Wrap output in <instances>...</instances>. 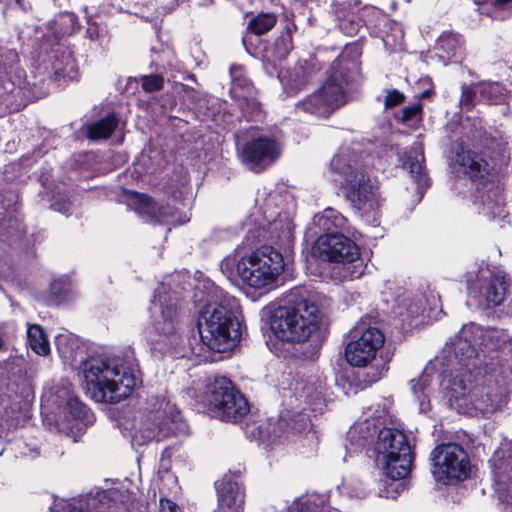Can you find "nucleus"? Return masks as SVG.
<instances>
[{
    "mask_svg": "<svg viewBox=\"0 0 512 512\" xmlns=\"http://www.w3.org/2000/svg\"><path fill=\"white\" fill-rule=\"evenodd\" d=\"M468 291L471 296L484 302L487 306L500 305L506 295L508 282L506 275L501 271L481 269L477 282L467 281Z\"/></svg>",
    "mask_w": 512,
    "mask_h": 512,
    "instance_id": "obj_16",
    "label": "nucleus"
},
{
    "mask_svg": "<svg viewBox=\"0 0 512 512\" xmlns=\"http://www.w3.org/2000/svg\"><path fill=\"white\" fill-rule=\"evenodd\" d=\"M423 147L421 143H415L410 151L408 152L406 159L403 162V166L409 170L411 176L415 179L418 191L428 187V179L425 175L423 168Z\"/></svg>",
    "mask_w": 512,
    "mask_h": 512,
    "instance_id": "obj_25",
    "label": "nucleus"
},
{
    "mask_svg": "<svg viewBox=\"0 0 512 512\" xmlns=\"http://www.w3.org/2000/svg\"><path fill=\"white\" fill-rule=\"evenodd\" d=\"M126 492V489L120 490L119 488L113 487L98 492L97 498L101 506H107L109 509H113L111 512H128Z\"/></svg>",
    "mask_w": 512,
    "mask_h": 512,
    "instance_id": "obj_33",
    "label": "nucleus"
},
{
    "mask_svg": "<svg viewBox=\"0 0 512 512\" xmlns=\"http://www.w3.org/2000/svg\"><path fill=\"white\" fill-rule=\"evenodd\" d=\"M130 209L144 222L152 225H181L190 220L187 214H178L171 206L157 203L144 194L132 191Z\"/></svg>",
    "mask_w": 512,
    "mask_h": 512,
    "instance_id": "obj_15",
    "label": "nucleus"
},
{
    "mask_svg": "<svg viewBox=\"0 0 512 512\" xmlns=\"http://www.w3.org/2000/svg\"><path fill=\"white\" fill-rule=\"evenodd\" d=\"M289 512H338L324 503L320 496H313L296 502Z\"/></svg>",
    "mask_w": 512,
    "mask_h": 512,
    "instance_id": "obj_37",
    "label": "nucleus"
},
{
    "mask_svg": "<svg viewBox=\"0 0 512 512\" xmlns=\"http://www.w3.org/2000/svg\"><path fill=\"white\" fill-rule=\"evenodd\" d=\"M3 347V340L0 338V349Z\"/></svg>",
    "mask_w": 512,
    "mask_h": 512,
    "instance_id": "obj_59",
    "label": "nucleus"
},
{
    "mask_svg": "<svg viewBox=\"0 0 512 512\" xmlns=\"http://www.w3.org/2000/svg\"><path fill=\"white\" fill-rule=\"evenodd\" d=\"M84 387L96 402H109L110 417L125 435L128 384L124 383L128 373L126 359L119 355L91 356L80 361Z\"/></svg>",
    "mask_w": 512,
    "mask_h": 512,
    "instance_id": "obj_1",
    "label": "nucleus"
},
{
    "mask_svg": "<svg viewBox=\"0 0 512 512\" xmlns=\"http://www.w3.org/2000/svg\"><path fill=\"white\" fill-rule=\"evenodd\" d=\"M473 394L474 396L466 401L467 409H462L460 413L470 416L489 415L497 411L500 406L499 396L491 393L486 387L477 385Z\"/></svg>",
    "mask_w": 512,
    "mask_h": 512,
    "instance_id": "obj_23",
    "label": "nucleus"
},
{
    "mask_svg": "<svg viewBox=\"0 0 512 512\" xmlns=\"http://www.w3.org/2000/svg\"><path fill=\"white\" fill-rule=\"evenodd\" d=\"M437 46L448 56H454L460 47V38L453 33H443L438 39Z\"/></svg>",
    "mask_w": 512,
    "mask_h": 512,
    "instance_id": "obj_40",
    "label": "nucleus"
},
{
    "mask_svg": "<svg viewBox=\"0 0 512 512\" xmlns=\"http://www.w3.org/2000/svg\"><path fill=\"white\" fill-rule=\"evenodd\" d=\"M268 434H269V435H270V434H273L275 437H277V436H278V433H277V431H276V429H275V428H273V429H271V430H268Z\"/></svg>",
    "mask_w": 512,
    "mask_h": 512,
    "instance_id": "obj_58",
    "label": "nucleus"
},
{
    "mask_svg": "<svg viewBox=\"0 0 512 512\" xmlns=\"http://www.w3.org/2000/svg\"><path fill=\"white\" fill-rule=\"evenodd\" d=\"M52 207H53L55 210H57V211H59V212H61V213H67V212L69 211L68 204H66V203H63V204H61V205H58L57 203H53V204H52Z\"/></svg>",
    "mask_w": 512,
    "mask_h": 512,
    "instance_id": "obj_54",
    "label": "nucleus"
},
{
    "mask_svg": "<svg viewBox=\"0 0 512 512\" xmlns=\"http://www.w3.org/2000/svg\"><path fill=\"white\" fill-rule=\"evenodd\" d=\"M57 351L63 361L74 367L78 357L84 353L83 347L77 338L69 333H60L55 338Z\"/></svg>",
    "mask_w": 512,
    "mask_h": 512,
    "instance_id": "obj_27",
    "label": "nucleus"
},
{
    "mask_svg": "<svg viewBox=\"0 0 512 512\" xmlns=\"http://www.w3.org/2000/svg\"><path fill=\"white\" fill-rule=\"evenodd\" d=\"M275 53L277 57H286L293 49V42L290 30L284 31L275 41Z\"/></svg>",
    "mask_w": 512,
    "mask_h": 512,
    "instance_id": "obj_42",
    "label": "nucleus"
},
{
    "mask_svg": "<svg viewBox=\"0 0 512 512\" xmlns=\"http://www.w3.org/2000/svg\"><path fill=\"white\" fill-rule=\"evenodd\" d=\"M355 3L353 6L351 3L344 4L336 10V15L339 21V26L347 35L356 34L361 27V20L356 14Z\"/></svg>",
    "mask_w": 512,
    "mask_h": 512,
    "instance_id": "obj_30",
    "label": "nucleus"
},
{
    "mask_svg": "<svg viewBox=\"0 0 512 512\" xmlns=\"http://www.w3.org/2000/svg\"><path fill=\"white\" fill-rule=\"evenodd\" d=\"M454 161L474 182L479 180L473 195V205L477 212L489 218L504 217L501 190L494 182L485 179L489 175V164L478 154L463 148L456 152Z\"/></svg>",
    "mask_w": 512,
    "mask_h": 512,
    "instance_id": "obj_7",
    "label": "nucleus"
},
{
    "mask_svg": "<svg viewBox=\"0 0 512 512\" xmlns=\"http://www.w3.org/2000/svg\"><path fill=\"white\" fill-rule=\"evenodd\" d=\"M163 83V77L157 74L141 77V85L146 92H155L162 89Z\"/></svg>",
    "mask_w": 512,
    "mask_h": 512,
    "instance_id": "obj_44",
    "label": "nucleus"
},
{
    "mask_svg": "<svg viewBox=\"0 0 512 512\" xmlns=\"http://www.w3.org/2000/svg\"><path fill=\"white\" fill-rule=\"evenodd\" d=\"M314 254L322 260L334 262L331 277L336 281H346L360 275L352 265L360 257V248L341 233H326L318 237L313 247Z\"/></svg>",
    "mask_w": 512,
    "mask_h": 512,
    "instance_id": "obj_9",
    "label": "nucleus"
},
{
    "mask_svg": "<svg viewBox=\"0 0 512 512\" xmlns=\"http://www.w3.org/2000/svg\"><path fill=\"white\" fill-rule=\"evenodd\" d=\"M387 418V409L385 403H377L368 407L354 425L350 427L347 433L349 446L347 450L356 452L364 447L370 439L373 438L380 425L385 424Z\"/></svg>",
    "mask_w": 512,
    "mask_h": 512,
    "instance_id": "obj_17",
    "label": "nucleus"
},
{
    "mask_svg": "<svg viewBox=\"0 0 512 512\" xmlns=\"http://www.w3.org/2000/svg\"><path fill=\"white\" fill-rule=\"evenodd\" d=\"M318 325V308L303 287L290 290L285 297V304L274 311L270 320L273 334L288 343L307 341L318 329Z\"/></svg>",
    "mask_w": 512,
    "mask_h": 512,
    "instance_id": "obj_4",
    "label": "nucleus"
},
{
    "mask_svg": "<svg viewBox=\"0 0 512 512\" xmlns=\"http://www.w3.org/2000/svg\"><path fill=\"white\" fill-rule=\"evenodd\" d=\"M150 315L158 333L168 336L176 332L178 326L176 308L172 299L165 294L163 287L155 292L151 301Z\"/></svg>",
    "mask_w": 512,
    "mask_h": 512,
    "instance_id": "obj_20",
    "label": "nucleus"
},
{
    "mask_svg": "<svg viewBox=\"0 0 512 512\" xmlns=\"http://www.w3.org/2000/svg\"><path fill=\"white\" fill-rule=\"evenodd\" d=\"M278 78L287 95L302 90L310 79V68L305 61L297 62L292 68L282 70Z\"/></svg>",
    "mask_w": 512,
    "mask_h": 512,
    "instance_id": "obj_24",
    "label": "nucleus"
},
{
    "mask_svg": "<svg viewBox=\"0 0 512 512\" xmlns=\"http://www.w3.org/2000/svg\"><path fill=\"white\" fill-rule=\"evenodd\" d=\"M279 144L269 137H258L247 142L241 152L243 163L252 171L261 172L280 156Z\"/></svg>",
    "mask_w": 512,
    "mask_h": 512,
    "instance_id": "obj_18",
    "label": "nucleus"
},
{
    "mask_svg": "<svg viewBox=\"0 0 512 512\" xmlns=\"http://www.w3.org/2000/svg\"><path fill=\"white\" fill-rule=\"evenodd\" d=\"M432 376L431 370L425 369L419 378L410 381V388L418 403L420 412H427L431 408L430 385Z\"/></svg>",
    "mask_w": 512,
    "mask_h": 512,
    "instance_id": "obj_29",
    "label": "nucleus"
},
{
    "mask_svg": "<svg viewBox=\"0 0 512 512\" xmlns=\"http://www.w3.org/2000/svg\"><path fill=\"white\" fill-rule=\"evenodd\" d=\"M405 97L404 94L399 92L396 89L388 91L385 100H384V106L385 108H392L397 105H400L404 101Z\"/></svg>",
    "mask_w": 512,
    "mask_h": 512,
    "instance_id": "obj_46",
    "label": "nucleus"
},
{
    "mask_svg": "<svg viewBox=\"0 0 512 512\" xmlns=\"http://www.w3.org/2000/svg\"><path fill=\"white\" fill-rule=\"evenodd\" d=\"M433 475L438 482L449 484L464 480L470 470L467 453L457 444H442L432 452Z\"/></svg>",
    "mask_w": 512,
    "mask_h": 512,
    "instance_id": "obj_13",
    "label": "nucleus"
},
{
    "mask_svg": "<svg viewBox=\"0 0 512 512\" xmlns=\"http://www.w3.org/2000/svg\"><path fill=\"white\" fill-rule=\"evenodd\" d=\"M109 5L115 11L122 12V11H125V9L128 5V2H127V0H109Z\"/></svg>",
    "mask_w": 512,
    "mask_h": 512,
    "instance_id": "obj_49",
    "label": "nucleus"
},
{
    "mask_svg": "<svg viewBox=\"0 0 512 512\" xmlns=\"http://www.w3.org/2000/svg\"><path fill=\"white\" fill-rule=\"evenodd\" d=\"M118 125V119L114 114L95 121L85 127L86 135L91 140L107 139Z\"/></svg>",
    "mask_w": 512,
    "mask_h": 512,
    "instance_id": "obj_32",
    "label": "nucleus"
},
{
    "mask_svg": "<svg viewBox=\"0 0 512 512\" xmlns=\"http://www.w3.org/2000/svg\"><path fill=\"white\" fill-rule=\"evenodd\" d=\"M65 410H67L72 419L76 421L75 426L79 432L83 431L84 426L92 423L90 410L73 395H68Z\"/></svg>",
    "mask_w": 512,
    "mask_h": 512,
    "instance_id": "obj_31",
    "label": "nucleus"
},
{
    "mask_svg": "<svg viewBox=\"0 0 512 512\" xmlns=\"http://www.w3.org/2000/svg\"><path fill=\"white\" fill-rule=\"evenodd\" d=\"M159 512H182V509L172 500L161 498L159 501Z\"/></svg>",
    "mask_w": 512,
    "mask_h": 512,
    "instance_id": "obj_47",
    "label": "nucleus"
},
{
    "mask_svg": "<svg viewBox=\"0 0 512 512\" xmlns=\"http://www.w3.org/2000/svg\"><path fill=\"white\" fill-rule=\"evenodd\" d=\"M78 28V18L76 14L72 12H62L58 14L52 23V29L57 36L71 35Z\"/></svg>",
    "mask_w": 512,
    "mask_h": 512,
    "instance_id": "obj_36",
    "label": "nucleus"
},
{
    "mask_svg": "<svg viewBox=\"0 0 512 512\" xmlns=\"http://www.w3.org/2000/svg\"><path fill=\"white\" fill-rule=\"evenodd\" d=\"M383 333L375 327L357 326L345 348L346 361L355 367L367 366L384 344Z\"/></svg>",
    "mask_w": 512,
    "mask_h": 512,
    "instance_id": "obj_14",
    "label": "nucleus"
},
{
    "mask_svg": "<svg viewBox=\"0 0 512 512\" xmlns=\"http://www.w3.org/2000/svg\"><path fill=\"white\" fill-rule=\"evenodd\" d=\"M489 90L491 93H497L499 90V83L496 82H478L471 85L461 86V97L459 103L462 108L470 110L476 103L482 102L481 96Z\"/></svg>",
    "mask_w": 512,
    "mask_h": 512,
    "instance_id": "obj_26",
    "label": "nucleus"
},
{
    "mask_svg": "<svg viewBox=\"0 0 512 512\" xmlns=\"http://www.w3.org/2000/svg\"><path fill=\"white\" fill-rule=\"evenodd\" d=\"M501 98V87L499 86V90L497 93H491L489 90H486L483 96H481V101L491 104L496 103Z\"/></svg>",
    "mask_w": 512,
    "mask_h": 512,
    "instance_id": "obj_48",
    "label": "nucleus"
},
{
    "mask_svg": "<svg viewBox=\"0 0 512 512\" xmlns=\"http://www.w3.org/2000/svg\"><path fill=\"white\" fill-rule=\"evenodd\" d=\"M27 339L30 348L38 355L46 356L50 353L47 336L41 326L32 324L27 329Z\"/></svg>",
    "mask_w": 512,
    "mask_h": 512,
    "instance_id": "obj_35",
    "label": "nucleus"
},
{
    "mask_svg": "<svg viewBox=\"0 0 512 512\" xmlns=\"http://www.w3.org/2000/svg\"><path fill=\"white\" fill-rule=\"evenodd\" d=\"M375 452V462L386 477L400 480L410 473L413 456L402 431L386 427L379 429Z\"/></svg>",
    "mask_w": 512,
    "mask_h": 512,
    "instance_id": "obj_8",
    "label": "nucleus"
},
{
    "mask_svg": "<svg viewBox=\"0 0 512 512\" xmlns=\"http://www.w3.org/2000/svg\"><path fill=\"white\" fill-rule=\"evenodd\" d=\"M500 337L498 330H484L475 324L464 325L459 333L446 344L443 353L447 364L451 361L468 364L473 369L484 367L485 373H494L498 362L496 357L488 355L485 349L490 351L500 347L495 342Z\"/></svg>",
    "mask_w": 512,
    "mask_h": 512,
    "instance_id": "obj_5",
    "label": "nucleus"
},
{
    "mask_svg": "<svg viewBox=\"0 0 512 512\" xmlns=\"http://www.w3.org/2000/svg\"><path fill=\"white\" fill-rule=\"evenodd\" d=\"M430 298L431 299L429 301V310H432V309H435L437 307L438 299H437V296L434 295V294H431Z\"/></svg>",
    "mask_w": 512,
    "mask_h": 512,
    "instance_id": "obj_55",
    "label": "nucleus"
},
{
    "mask_svg": "<svg viewBox=\"0 0 512 512\" xmlns=\"http://www.w3.org/2000/svg\"><path fill=\"white\" fill-rule=\"evenodd\" d=\"M432 95H433V91L431 89H426L420 94L419 98L420 99L430 98Z\"/></svg>",
    "mask_w": 512,
    "mask_h": 512,
    "instance_id": "obj_56",
    "label": "nucleus"
},
{
    "mask_svg": "<svg viewBox=\"0 0 512 512\" xmlns=\"http://www.w3.org/2000/svg\"><path fill=\"white\" fill-rule=\"evenodd\" d=\"M322 384V380L319 377H312L309 383L300 387L301 397L305 399H310L314 396L316 398L319 397L322 394ZM296 390H299V388L297 387Z\"/></svg>",
    "mask_w": 512,
    "mask_h": 512,
    "instance_id": "obj_43",
    "label": "nucleus"
},
{
    "mask_svg": "<svg viewBox=\"0 0 512 512\" xmlns=\"http://www.w3.org/2000/svg\"><path fill=\"white\" fill-rule=\"evenodd\" d=\"M283 237L287 240V241H290L291 238H292V225L289 221H286L285 223V229L283 230Z\"/></svg>",
    "mask_w": 512,
    "mask_h": 512,
    "instance_id": "obj_52",
    "label": "nucleus"
},
{
    "mask_svg": "<svg viewBox=\"0 0 512 512\" xmlns=\"http://www.w3.org/2000/svg\"><path fill=\"white\" fill-rule=\"evenodd\" d=\"M284 265L282 254L272 247L249 253L237 247L221 261L220 268L228 279L240 278L251 288L263 289L276 283Z\"/></svg>",
    "mask_w": 512,
    "mask_h": 512,
    "instance_id": "obj_3",
    "label": "nucleus"
},
{
    "mask_svg": "<svg viewBox=\"0 0 512 512\" xmlns=\"http://www.w3.org/2000/svg\"><path fill=\"white\" fill-rule=\"evenodd\" d=\"M343 59L333 62L321 87L300 101L296 109L320 117H327L346 102L349 77L344 74Z\"/></svg>",
    "mask_w": 512,
    "mask_h": 512,
    "instance_id": "obj_10",
    "label": "nucleus"
},
{
    "mask_svg": "<svg viewBox=\"0 0 512 512\" xmlns=\"http://www.w3.org/2000/svg\"><path fill=\"white\" fill-rule=\"evenodd\" d=\"M404 306L406 308V314L408 317H418L421 314H424L426 311V307L422 305L420 299L414 300H404Z\"/></svg>",
    "mask_w": 512,
    "mask_h": 512,
    "instance_id": "obj_45",
    "label": "nucleus"
},
{
    "mask_svg": "<svg viewBox=\"0 0 512 512\" xmlns=\"http://www.w3.org/2000/svg\"><path fill=\"white\" fill-rule=\"evenodd\" d=\"M499 460L498 454H495L490 460L494 466L495 492L499 501L506 506L509 512H512V455L497 465L496 462Z\"/></svg>",
    "mask_w": 512,
    "mask_h": 512,
    "instance_id": "obj_21",
    "label": "nucleus"
},
{
    "mask_svg": "<svg viewBox=\"0 0 512 512\" xmlns=\"http://www.w3.org/2000/svg\"><path fill=\"white\" fill-rule=\"evenodd\" d=\"M219 507L217 511L243 512L244 493L241 485L231 476H225L216 483Z\"/></svg>",
    "mask_w": 512,
    "mask_h": 512,
    "instance_id": "obj_22",
    "label": "nucleus"
},
{
    "mask_svg": "<svg viewBox=\"0 0 512 512\" xmlns=\"http://www.w3.org/2000/svg\"><path fill=\"white\" fill-rule=\"evenodd\" d=\"M55 59L52 62V69L56 80L72 81L78 77V68L75 59L72 56V52L69 50H63L59 53L57 51Z\"/></svg>",
    "mask_w": 512,
    "mask_h": 512,
    "instance_id": "obj_28",
    "label": "nucleus"
},
{
    "mask_svg": "<svg viewBox=\"0 0 512 512\" xmlns=\"http://www.w3.org/2000/svg\"><path fill=\"white\" fill-rule=\"evenodd\" d=\"M270 218H271V216L267 217V220L269 222V227H270L271 231H276L279 227V224L282 222V219L274 218L273 220H270Z\"/></svg>",
    "mask_w": 512,
    "mask_h": 512,
    "instance_id": "obj_53",
    "label": "nucleus"
},
{
    "mask_svg": "<svg viewBox=\"0 0 512 512\" xmlns=\"http://www.w3.org/2000/svg\"><path fill=\"white\" fill-rule=\"evenodd\" d=\"M401 121L409 126H415L422 120V105L417 102L402 110Z\"/></svg>",
    "mask_w": 512,
    "mask_h": 512,
    "instance_id": "obj_41",
    "label": "nucleus"
},
{
    "mask_svg": "<svg viewBox=\"0 0 512 512\" xmlns=\"http://www.w3.org/2000/svg\"><path fill=\"white\" fill-rule=\"evenodd\" d=\"M233 297L221 296L205 305L198 317L202 342L213 351L225 352L236 345L241 336L240 323L232 311Z\"/></svg>",
    "mask_w": 512,
    "mask_h": 512,
    "instance_id": "obj_6",
    "label": "nucleus"
},
{
    "mask_svg": "<svg viewBox=\"0 0 512 512\" xmlns=\"http://www.w3.org/2000/svg\"><path fill=\"white\" fill-rule=\"evenodd\" d=\"M122 191H123V196L119 199V202L125 203L128 195H127V192H126V190L124 188H122Z\"/></svg>",
    "mask_w": 512,
    "mask_h": 512,
    "instance_id": "obj_57",
    "label": "nucleus"
},
{
    "mask_svg": "<svg viewBox=\"0 0 512 512\" xmlns=\"http://www.w3.org/2000/svg\"><path fill=\"white\" fill-rule=\"evenodd\" d=\"M86 35L89 37V39L91 40H96L98 39L99 37V29H98V26L96 24H90L88 25V28L86 30Z\"/></svg>",
    "mask_w": 512,
    "mask_h": 512,
    "instance_id": "obj_51",
    "label": "nucleus"
},
{
    "mask_svg": "<svg viewBox=\"0 0 512 512\" xmlns=\"http://www.w3.org/2000/svg\"><path fill=\"white\" fill-rule=\"evenodd\" d=\"M276 16L272 13H260L249 21V29L257 35L270 31L276 24Z\"/></svg>",
    "mask_w": 512,
    "mask_h": 512,
    "instance_id": "obj_38",
    "label": "nucleus"
},
{
    "mask_svg": "<svg viewBox=\"0 0 512 512\" xmlns=\"http://www.w3.org/2000/svg\"><path fill=\"white\" fill-rule=\"evenodd\" d=\"M203 401L214 417L226 422H238L250 411L247 399L226 377L207 384Z\"/></svg>",
    "mask_w": 512,
    "mask_h": 512,
    "instance_id": "obj_11",
    "label": "nucleus"
},
{
    "mask_svg": "<svg viewBox=\"0 0 512 512\" xmlns=\"http://www.w3.org/2000/svg\"><path fill=\"white\" fill-rule=\"evenodd\" d=\"M446 365L449 370L444 372L440 386L449 405L460 413L462 409H467L468 398L474 396L478 378L488 373H485L484 367L473 369L461 362L451 361Z\"/></svg>",
    "mask_w": 512,
    "mask_h": 512,
    "instance_id": "obj_12",
    "label": "nucleus"
},
{
    "mask_svg": "<svg viewBox=\"0 0 512 512\" xmlns=\"http://www.w3.org/2000/svg\"><path fill=\"white\" fill-rule=\"evenodd\" d=\"M165 417L157 424L158 432L155 427H146L144 424L139 428V434L133 436L132 441L137 445H142L154 438L161 439L170 435H178L186 432V423L182 420L179 411L169 403L164 409Z\"/></svg>",
    "mask_w": 512,
    "mask_h": 512,
    "instance_id": "obj_19",
    "label": "nucleus"
},
{
    "mask_svg": "<svg viewBox=\"0 0 512 512\" xmlns=\"http://www.w3.org/2000/svg\"><path fill=\"white\" fill-rule=\"evenodd\" d=\"M50 292L58 302H65L72 298V284L66 279L54 280L50 285Z\"/></svg>",
    "mask_w": 512,
    "mask_h": 512,
    "instance_id": "obj_39",
    "label": "nucleus"
},
{
    "mask_svg": "<svg viewBox=\"0 0 512 512\" xmlns=\"http://www.w3.org/2000/svg\"><path fill=\"white\" fill-rule=\"evenodd\" d=\"M313 224L319 228L320 231H329L333 228H344L346 225V218L338 211L327 208L321 214L315 215Z\"/></svg>",
    "mask_w": 512,
    "mask_h": 512,
    "instance_id": "obj_34",
    "label": "nucleus"
},
{
    "mask_svg": "<svg viewBox=\"0 0 512 512\" xmlns=\"http://www.w3.org/2000/svg\"><path fill=\"white\" fill-rule=\"evenodd\" d=\"M371 161L350 147H341L330 161V171L341 183L347 200L362 216H369L381 205L378 185L370 177Z\"/></svg>",
    "mask_w": 512,
    "mask_h": 512,
    "instance_id": "obj_2",
    "label": "nucleus"
},
{
    "mask_svg": "<svg viewBox=\"0 0 512 512\" xmlns=\"http://www.w3.org/2000/svg\"><path fill=\"white\" fill-rule=\"evenodd\" d=\"M141 383V378L136 375L135 370L130 365V391L136 388Z\"/></svg>",
    "mask_w": 512,
    "mask_h": 512,
    "instance_id": "obj_50",
    "label": "nucleus"
}]
</instances>
